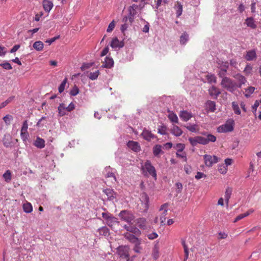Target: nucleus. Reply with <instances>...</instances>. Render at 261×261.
Listing matches in <instances>:
<instances>
[{
	"label": "nucleus",
	"instance_id": "obj_1",
	"mask_svg": "<svg viewBox=\"0 0 261 261\" xmlns=\"http://www.w3.org/2000/svg\"><path fill=\"white\" fill-rule=\"evenodd\" d=\"M101 215L105 220V223L112 229H114L116 226L119 225L120 222L118 219L110 213H102Z\"/></svg>",
	"mask_w": 261,
	"mask_h": 261
},
{
	"label": "nucleus",
	"instance_id": "obj_2",
	"mask_svg": "<svg viewBox=\"0 0 261 261\" xmlns=\"http://www.w3.org/2000/svg\"><path fill=\"white\" fill-rule=\"evenodd\" d=\"M221 86L229 92L233 93L237 89V83L229 77H224L222 79Z\"/></svg>",
	"mask_w": 261,
	"mask_h": 261
},
{
	"label": "nucleus",
	"instance_id": "obj_3",
	"mask_svg": "<svg viewBox=\"0 0 261 261\" xmlns=\"http://www.w3.org/2000/svg\"><path fill=\"white\" fill-rule=\"evenodd\" d=\"M118 216L120 217L122 220L124 221L129 224H132V221L135 218L134 215L130 212L127 210L121 211L119 213Z\"/></svg>",
	"mask_w": 261,
	"mask_h": 261
},
{
	"label": "nucleus",
	"instance_id": "obj_4",
	"mask_svg": "<svg viewBox=\"0 0 261 261\" xmlns=\"http://www.w3.org/2000/svg\"><path fill=\"white\" fill-rule=\"evenodd\" d=\"M234 121L232 120H230L229 121H227L226 123L220 126L217 130L219 133H227L230 132L233 130Z\"/></svg>",
	"mask_w": 261,
	"mask_h": 261
},
{
	"label": "nucleus",
	"instance_id": "obj_5",
	"mask_svg": "<svg viewBox=\"0 0 261 261\" xmlns=\"http://www.w3.org/2000/svg\"><path fill=\"white\" fill-rule=\"evenodd\" d=\"M129 247L128 246H120L117 248V252L120 257L126 258L129 257Z\"/></svg>",
	"mask_w": 261,
	"mask_h": 261
},
{
	"label": "nucleus",
	"instance_id": "obj_6",
	"mask_svg": "<svg viewBox=\"0 0 261 261\" xmlns=\"http://www.w3.org/2000/svg\"><path fill=\"white\" fill-rule=\"evenodd\" d=\"M205 164L207 167H212L214 164L219 162V159L215 155L205 154L203 155Z\"/></svg>",
	"mask_w": 261,
	"mask_h": 261
},
{
	"label": "nucleus",
	"instance_id": "obj_7",
	"mask_svg": "<svg viewBox=\"0 0 261 261\" xmlns=\"http://www.w3.org/2000/svg\"><path fill=\"white\" fill-rule=\"evenodd\" d=\"M3 143L4 146L7 148H12L15 144L12 136L9 134H6L4 135L3 138Z\"/></svg>",
	"mask_w": 261,
	"mask_h": 261
},
{
	"label": "nucleus",
	"instance_id": "obj_8",
	"mask_svg": "<svg viewBox=\"0 0 261 261\" xmlns=\"http://www.w3.org/2000/svg\"><path fill=\"white\" fill-rule=\"evenodd\" d=\"M169 206L168 203H165L162 205L159 209L160 211H162L160 217L161 223L162 225H165V221L166 220V216L167 215V208Z\"/></svg>",
	"mask_w": 261,
	"mask_h": 261
},
{
	"label": "nucleus",
	"instance_id": "obj_9",
	"mask_svg": "<svg viewBox=\"0 0 261 261\" xmlns=\"http://www.w3.org/2000/svg\"><path fill=\"white\" fill-rule=\"evenodd\" d=\"M143 169H145L150 175L156 178V170L155 168L151 165V162L149 161H147L145 163Z\"/></svg>",
	"mask_w": 261,
	"mask_h": 261
},
{
	"label": "nucleus",
	"instance_id": "obj_10",
	"mask_svg": "<svg viewBox=\"0 0 261 261\" xmlns=\"http://www.w3.org/2000/svg\"><path fill=\"white\" fill-rule=\"evenodd\" d=\"M135 223L141 229L145 230L147 228V221L145 218L141 217L137 218L135 220Z\"/></svg>",
	"mask_w": 261,
	"mask_h": 261
},
{
	"label": "nucleus",
	"instance_id": "obj_11",
	"mask_svg": "<svg viewBox=\"0 0 261 261\" xmlns=\"http://www.w3.org/2000/svg\"><path fill=\"white\" fill-rule=\"evenodd\" d=\"M140 200L144 208V211L146 212L149 207V197L145 193H143L140 196Z\"/></svg>",
	"mask_w": 261,
	"mask_h": 261
},
{
	"label": "nucleus",
	"instance_id": "obj_12",
	"mask_svg": "<svg viewBox=\"0 0 261 261\" xmlns=\"http://www.w3.org/2000/svg\"><path fill=\"white\" fill-rule=\"evenodd\" d=\"M208 91L210 95L215 99H217L218 96L221 94L220 89L215 86L211 87L208 89Z\"/></svg>",
	"mask_w": 261,
	"mask_h": 261
},
{
	"label": "nucleus",
	"instance_id": "obj_13",
	"mask_svg": "<svg viewBox=\"0 0 261 261\" xmlns=\"http://www.w3.org/2000/svg\"><path fill=\"white\" fill-rule=\"evenodd\" d=\"M103 192L107 196L108 200L110 201H113L116 198V194L112 189H105L103 190Z\"/></svg>",
	"mask_w": 261,
	"mask_h": 261
},
{
	"label": "nucleus",
	"instance_id": "obj_14",
	"mask_svg": "<svg viewBox=\"0 0 261 261\" xmlns=\"http://www.w3.org/2000/svg\"><path fill=\"white\" fill-rule=\"evenodd\" d=\"M141 135L145 140L148 141H150L155 138V136L150 131L146 129L143 130Z\"/></svg>",
	"mask_w": 261,
	"mask_h": 261
},
{
	"label": "nucleus",
	"instance_id": "obj_15",
	"mask_svg": "<svg viewBox=\"0 0 261 261\" xmlns=\"http://www.w3.org/2000/svg\"><path fill=\"white\" fill-rule=\"evenodd\" d=\"M127 145L130 149L135 152H139L140 150V146L137 142L129 141Z\"/></svg>",
	"mask_w": 261,
	"mask_h": 261
},
{
	"label": "nucleus",
	"instance_id": "obj_16",
	"mask_svg": "<svg viewBox=\"0 0 261 261\" xmlns=\"http://www.w3.org/2000/svg\"><path fill=\"white\" fill-rule=\"evenodd\" d=\"M110 45L113 48H122L124 46V43L122 41H119L116 37L112 40Z\"/></svg>",
	"mask_w": 261,
	"mask_h": 261
},
{
	"label": "nucleus",
	"instance_id": "obj_17",
	"mask_svg": "<svg viewBox=\"0 0 261 261\" xmlns=\"http://www.w3.org/2000/svg\"><path fill=\"white\" fill-rule=\"evenodd\" d=\"M42 5L44 10L47 12H49L53 7V3L48 0H43L42 2Z\"/></svg>",
	"mask_w": 261,
	"mask_h": 261
},
{
	"label": "nucleus",
	"instance_id": "obj_18",
	"mask_svg": "<svg viewBox=\"0 0 261 261\" xmlns=\"http://www.w3.org/2000/svg\"><path fill=\"white\" fill-rule=\"evenodd\" d=\"M179 117L184 121H187L192 117V114L187 111H182L179 114Z\"/></svg>",
	"mask_w": 261,
	"mask_h": 261
},
{
	"label": "nucleus",
	"instance_id": "obj_19",
	"mask_svg": "<svg viewBox=\"0 0 261 261\" xmlns=\"http://www.w3.org/2000/svg\"><path fill=\"white\" fill-rule=\"evenodd\" d=\"M114 61L112 58L109 57H106L105 61L103 62L102 67L107 68H110L113 66Z\"/></svg>",
	"mask_w": 261,
	"mask_h": 261
},
{
	"label": "nucleus",
	"instance_id": "obj_20",
	"mask_svg": "<svg viewBox=\"0 0 261 261\" xmlns=\"http://www.w3.org/2000/svg\"><path fill=\"white\" fill-rule=\"evenodd\" d=\"M123 227L129 232H132L136 234L140 233V230L134 226L124 225Z\"/></svg>",
	"mask_w": 261,
	"mask_h": 261
},
{
	"label": "nucleus",
	"instance_id": "obj_21",
	"mask_svg": "<svg viewBox=\"0 0 261 261\" xmlns=\"http://www.w3.org/2000/svg\"><path fill=\"white\" fill-rule=\"evenodd\" d=\"M33 144L38 148L41 149L45 147V141L44 139L38 137Z\"/></svg>",
	"mask_w": 261,
	"mask_h": 261
},
{
	"label": "nucleus",
	"instance_id": "obj_22",
	"mask_svg": "<svg viewBox=\"0 0 261 261\" xmlns=\"http://www.w3.org/2000/svg\"><path fill=\"white\" fill-rule=\"evenodd\" d=\"M256 58V52L254 50H250L246 53V55L245 57V59L247 61H252Z\"/></svg>",
	"mask_w": 261,
	"mask_h": 261
},
{
	"label": "nucleus",
	"instance_id": "obj_23",
	"mask_svg": "<svg viewBox=\"0 0 261 261\" xmlns=\"http://www.w3.org/2000/svg\"><path fill=\"white\" fill-rule=\"evenodd\" d=\"M134 246L133 247V250L135 252L137 253H141L142 250H143V247L141 246V241L139 239L138 241H136L135 243H133Z\"/></svg>",
	"mask_w": 261,
	"mask_h": 261
},
{
	"label": "nucleus",
	"instance_id": "obj_24",
	"mask_svg": "<svg viewBox=\"0 0 261 261\" xmlns=\"http://www.w3.org/2000/svg\"><path fill=\"white\" fill-rule=\"evenodd\" d=\"M236 80L239 82L238 84L237 83V87L241 88L242 85L244 84L246 82L245 77L241 74H238L235 76Z\"/></svg>",
	"mask_w": 261,
	"mask_h": 261
},
{
	"label": "nucleus",
	"instance_id": "obj_25",
	"mask_svg": "<svg viewBox=\"0 0 261 261\" xmlns=\"http://www.w3.org/2000/svg\"><path fill=\"white\" fill-rule=\"evenodd\" d=\"M124 236L126 239H127L128 241H129L132 243H134L136 241H138L139 240L137 237H136L134 234H131L129 232H126L124 233Z\"/></svg>",
	"mask_w": 261,
	"mask_h": 261
},
{
	"label": "nucleus",
	"instance_id": "obj_26",
	"mask_svg": "<svg viewBox=\"0 0 261 261\" xmlns=\"http://www.w3.org/2000/svg\"><path fill=\"white\" fill-rule=\"evenodd\" d=\"M171 132L173 135L176 137H179L182 134V130L178 126L175 125H173Z\"/></svg>",
	"mask_w": 261,
	"mask_h": 261
},
{
	"label": "nucleus",
	"instance_id": "obj_27",
	"mask_svg": "<svg viewBox=\"0 0 261 261\" xmlns=\"http://www.w3.org/2000/svg\"><path fill=\"white\" fill-rule=\"evenodd\" d=\"M206 107L209 111L214 112L216 110V103L215 102L211 100L207 101Z\"/></svg>",
	"mask_w": 261,
	"mask_h": 261
},
{
	"label": "nucleus",
	"instance_id": "obj_28",
	"mask_svg": "<svg viewBox=\"0 0 261 261\" xmlns=\"http://www.w3.org/2000/svg\"><path fill=\"white\" fill-rule=\"evenodd\" d=\"M246 23L247 25L251 29H256L257 26L255 23L254 19L252 17H248L246 19Z\"/></svg>",
	"mask_w": 261,
	"mask_h": 261
},
{
	"label": "nucleus",
	"instance_id": "obj_29",
	"mask_svg": "<svg viewBox=\"0 0 261 261\" xmlns=\"http://www.w3.org/2000/svg\"><path fill=\"white\" fill-rule=\"evenodd\" d=\"M86 73L87 74L88 77L91 80H95L97 79L99 74V70H96L95 71L92 72L87 71Z\"/></svg>",
	"mask_w": 261,
	"mask_h": 261
},
{
	"label": "nucleus",
	"instance_id": "obj_30",
	"mask_svg": "<svg viewBox=\"0 0 261 261\" xmlns=\"http://www.w3.org/2000/svg\"><path fill=\"white\" fill-rule=\"evenodd\" d=\"M232 192V190L231 188L227 187L226 188L225 193V200L227 205H228L229 200L230 198Z\"/></svg>",
	"mask_w": 261,
	"mask_h": 261
},
{
	"label": "nucleus",
	"instance_id": "obj_31",
	"mask_svg": "<svg viewBox=\"0 0 261 261\" xmlns=\"http://www.w3.org/2000/svg\"><path fill=\"white\" fill-rule=\"evenodd\" d=\"M44 44L41 41H37L34 43L33 47L37 51H41L43 49Z\"/></svg>",
	"mask_w": 261,
	"mask_h": 261
},
{
	"label": "nucleus",
	"instance_id": "obj_32",
	"mask_svg": "<svg viewBox=\"0 0 261 261\" xmlns=\"http://www.w3.org/2000/svg\"><path fill=\"white\" fill-rule=\"evenodd\" d=\"M152 256L154 259H157L160 256L159 247L157 244H155L153 248Z\"/></svg>",
	"mask_w": 261,
	"mask_h": 261
},
{
	"label": "nucleus",
	"instance_id": "obj_33",
	"mask_svg": "<svg viewBox=\"0 0 261 261\" xmlns=\"http://www.w3.org/2000/svg\"><path fill=\"white\" fill-rule=\"evenodd\" d=\"M253 210H249L248 211L246 212L244 214H241L238 215L234 220V222H236L239 220H241L242 219L245 218V217L248 216L249 215H250L251 213H253Z\"/></svg>",
	"mask_w": 261,
	"mask_h": 261
},
{
	"label": "nucleus",
	"instance_id": "obj_34",
	"mask_svg": "<svg viewBox=\"0 0 261 261\" xmlns=\"http://www.w3.org/2000/svg\"><path fill=\"white\" fill-rule=\"evenodd\" d=\"M161 145H156L153 148V153L155 156H158L160 153H163Z\"/></svg>",
	"mask_w": 261,
	"mask_h": 261
},
{
	"label": "nucleus",
	"instance_id": "obj_35",
	"mask_svg": "<svg viewBox=\"0 0 261 261\" xmlns=\"http://www.w3.org/2000/svg\"><path fill=\"white\" fill-rule=\"evenodd\" d=\"M188 40L189 35L186 32L182 33L180 37V43L181 44H185Z\"/></svg>",
	"mask_w": 261,
	"mask_h": 261
},
{
	"label": "nucleus",
	"instance_id": "obj_36",
	"mask_svg": "<svg viewBox=\"0 0 261 261\" xmlns=\"http://www.w3.org/2000/svg\"><path fill=\"white\" fill-rule=\"evenodd\" d=\"M110 169V168H106L105 169V177H107V178H109V177H112L113 178V180L116 181V177L114 175V173H113L112 172H110L109 171V170Z\"/></svg>",
	"mask_w": 261,
	"mask_h": 261
},
{
	"label": "nucleus",
	"instance_id": "obj_37",
	"mask_svg": "<svg viewBox=\"0 0 261 261\" xmlns=\"http://www.w3.org/2000/svg\"><path fill=\"white\" fill-rule=\"evenodd\" d=\"M23 209L27 213H30L33 211L32 206L29 202H26L23 204Z\"/></svg>",
	"mask_w": 261,
	"mask_h": 261
},
{
	"label": "nucleus",
	"instance_id": "obj_38",
	"mask_svg": "<svg viewBox=\"0 0 261 261\" xmlns=\"http://www.w3.org/2000/svg\"><path fill=\"white\" fill-rule=\"evenodd\" d=\"M3 178L7 182H9L12 178L11 172L10 170H7L3 175Z\"/></svg>",
	"mask_w": 261,
	"mask_h": 261
},
{
	"label": "nucleus",
	"instance_id": "obj_39",
	"mask_svg": "<svg viewBox=\"0 0 261 261\" xmlns=\"http://www.w3.org/2000/svg\"><path fill=\"white\" fill-rule=\"evenodd\" d=\"M100 235L106 236L109 234V230L106 226H103L98 229Z\"/></svg>",
	"mask_w": 261,
	"mask_h": 261
},
{
	"label": "nucleus",
	"instance_id": "obj_40",
	"mask_svg": "<svg viewBox=\"0 0 261 261\" xmlns=\"http://www.w3.org/2000/svg\"><path fill=\"white\" fill-rule=\"evenodd\" d=\"M206 79L210 84H215L217 82L216 77L214 74H207L206 75Z\"/></svg>",
	"mask_w": 261,
	"mask_h": 261
},
{
	"label": "nucleus",
	"instance_id": "obj_41",
	"mask_svg": "<svg viewBox=\"0 0 261 261\" xmlns=\"http://www.w3.org/2000/svg\"><path fill=\"white\" fill-rule=\"evenodd\" d=\"M58 111L60 115L61 116H63L66 114L65 111L66 110V107L64 106V104L61 103L58 107Z\"/></svg>",
	"mask_w": 261,
	"mask_h": 261
},
{
	"label": "nucleus",
	"instance_id": "obj_42",
	"mask_svg": "<svg viewBox=\"0 0 261 261\" xmlns=\"http://www.w3.org/2000/svg\"><path fill=\"white\" fill-rule=\"evenodd\" d=\"M168 118L171 121L174 123H178V119L177 115L174 113H171L168 115Z\"/></svg>",
	"mask_w": 261,
	"mask_h": 261
},
{
	"label": "nucleus",
	"instance_id": "obj_43",
	"mask_svg": "<svg viewBox=\"0 0 261 261\" xmlns=\"http://www.w3.org/2000/svg\"><path fill=\"white\" fill-rule=\"evenodd\" d=\"M232 107L234 113L236 114L239 115L241 114V111L238 103L234 101L232 102Z\"/></svg>",
	"mask_w": 261,
	"mask_h": 261
},
{
	"label": "nucleus",
	"instance_id": "obj_44",
	"mask_svg": "<svg viewBox=\"0 0 261 261\" xmlns=\"http://www.w3.org/2000/svg\"><path fill=\"white\" fill-rule=\"evenodd\" d=\"M67 78H65L63 81L61 83V84L60 85L59 87V92L61 93L62 92H63L65 89V87L66 86V84L67 83Z\"/></svg>",
	"mask_w": 261,
	"mask_h": 261
},
{
	"label": "nucleus",
	"instance_id": "obj_45",
	"mask_svg": "<svg viewBox=\"0 0 261 261\" xmlns=\"http://www.w3.org/2000/svg\"><path fill=\"white\" fill-rule=\"evenodd\" d=\"M205 139L207 141L208 144L210 142H215L216 141V137L212 134H207Z\"/></svg>",
	"mask_w": 261,
	"mask_h": 261
},
{
	"label": "nucleus",
	"instance_id": "obj_46",
	"mask_svg": "<svg viewBox=\"0 0 261 261\" xmlns=\"http://www.w3.org/2000/svg\"><path fill=\"white\" fill-rule=\"evenodd\" d=\"M14 96H11V97H9L6 100L3 102L0 105V109L6 107L8 103H9L14 99Z\"/></svg>",
	"mask_w": 261,
	"mask_h": 261
},
{
	"label": "nucleus",
	"instance_id": "obj_47",
	"mask_svg": "<svg viewBox=\"0 0 261 261\" xmlns=\"http://www.w3.org/2000/svg\"><path fill=\"white\" fill-rule=\"evenodd\" d=\"M255 88L253 87H249L246 89V93L245 94V96L246 97H248L252 94L254 91Z\"/></svg>",
	"mask_w": 261,
	"mask_h": 261
},
{
	"label": "nucleus",
	"instance_id": "obj_48",
	"mask_svg": "<svg viewBox=\"0 0 261 261\" xmlns=\"http://www.w3.org/2000/svg\"><path fill=\"white\" fill-rule=\"evenodd\" d=\"M0 66L6 70H10L12 69L11 65L8 62H5L0 64Z\"/></svg>",
	"mask_w": 261,
	"mask_h": 261
},
{
	"label": "nucleus",
	"instance_id": "obj_49",
	"mask_svg": "<svg viewBox=\"0 0 261 261\" xmlns=\"http://www.w3.org/2000/svg\"><path fill=\"white\" fill-rule=\"evenodd\" d=\"M182 12V6L181 4L177 3V10H176V16L179 17Z\"/></svg>",
	"mask_w": 261,
	"mask_h": 261
},
{
	"label": "nucleus",
	"instance_id": "obj_50",
	"mask_svg": "<svg viewBox=\"0 0 261 261\" xmlns=\"http://www.w3.org/2000/svg\"><path fill=\"white\" fill-rule=\"evenodd\" d=\"M198 140V144L206 145L207 144V141L205 139V137H203L202 136H196Z\"/></svg>",
	"mask_w": 261,
	"mask_h": 261
},
{
	"label": "nucleus",
	"instance_id": "obj_51",
	"mask_svg": "<svg viewBox=\"0 0 261 261\" xmlns=\"http://www.w3.org/2000/svg\"><path fill=\"white\" fill-rule=\"evenodd\" d=\"M185 146L184 144L178 143L176 144L174 148L177 150V152H182L185 149Z\"/></svg>",
	"mask_w": 261,
	"mask_h": 261
},
{
	"label": "nucleus",
	"instance_id": "obj_52",
	"mask_svg": "<svg viewBox=\"0 0 261 261\" xmlns=\"http://www.w3.org/2000/svg\"><path fill=\"white\" fill-rule=\"evenodd\" d=\"M188 140L193 146H196L198 144L197 137L194 138L190 137L188 139Z\"/></svg>",
	"mask_w": 261,
	"mask_h": 261
},
{
	"label": "nucleus",
	"instance_id": "obj_53",
	"mask_svg": "<svg viewBox=\"0 0 261 261\" xmlns=\"http://www.w3.org/2000/svg\"><path fill=\"white\" fill-rule=\"evenodd\" d=\"M3 120L7 125H9L12 120V116L10 115H7L3 118Z\"/></svg>",
	"mask_w": 261,
	"mask_h": 261
},
{
	"label": "nucleus",
	"instance_id": "obj_54",
	"mask_svg": "<svg viewBox=\"0 0 261 261\" xmlns=\"http://www.w3.org/2000/svg\"><path fill=\"white\" fill-rule=\"evenodd\" d=\"M187 129H188L189 131L191 132H196V128H197V125L196 124H189L188 125L186 126Z\"/></svg>",
	"mask_w": 261,
	"mask_h": 261
},
{
	"label": "nucleus",
	"instance_id": "obj_55",
	"mask_svg": "<svg viewBox=\"0 0 261 261\" xmlns=\"http://www.w3.org/2000/svg\"><path fill=\"white\" fill-rule=\"evenodd\" d=\"M219 70H227L228 68V63L227 62H222L221 64H219Z\"/></svg>",
	"mask_w": 261,
	"mask_h": 261
},
{
	"label": "nucleus",
	"instance_id": "obj_56",
	"mask_svg": "<svg viewBox=\"0 0 261 261\" xmlns=\"http://www.w3.org/2000/svg\"><path fill=\"white\" fill-rule=\"evenodd\" d=\"M259 106V102L257 100H256L254 105L252 106V112L254 113L255 116H256V113L257 109Z\"/></svg>",
	"mask_w": 261,
	"mask_h": 261
},
{
	"label": "nucleus",
	"instance_id": "obj_57",
	"mask_svg": "<svg viewBox=\"0 0 261 261\" xmlns=\"http://www.w3.org/2000/svg\"><path fill=\"white\" fill-rule=\"evenodd\" d=\"M79 92V89L76 86H74L70 91V94L72 96L76 95Z\"/></svg>",
	"mask_w": 261,
	"mask_h": 261
},
{
	"label": "nucleus",
	"instance_id": "obj_58",
	"mask_svg": "<svg viewBox=\"0 0 261 261\" xmlns=\"http://www.w3.org/2000/svg\"><path fill=\"white\" fill-rule=\"evenodd\" d=\"M115 26V22L114 20H113L109 24L108 28L107 29V31L109 33L111 32L114 29Z\"/></svg>",
	"mask_w": 261,
	"mask_h": 261
},
{
	"label": "nucleus",
	"instance_id": "obj_59",
	"mask_svg": "<svg viewBox=\"0 0 261 261\" xmlns=\"http://www.w3.org/2000/svg\"><path fill=\"white\" fill-rule=\"evenodd\" d=\"M227 71V70H219L218 71V75L220 77L222 78V79L224 77H227V76H225Z\"/></svg>",
	"mask_w": 261,
	"mask_h": 261
},
{
	"label": "nucleus",
	"instance_id": "obj_60",
	"mask_svg": "<svg viewBox=\"0 0 261 261\" xmlns=\"http://www.w3.org/2000/svg\"><path fill=\"white\" fill-rule=\"evenodd\" d=\"M28 128V122H27V120H25L23 123L21 129V132H27Z\"/></svg>",
	"mask_w": 261,
	"mask_h": 261
},
{
	"label": "nucleus",
	"instance_id": "obj_61",
	"mask_svg": "<svg viewBox=\"0 0 261 261\" xmlns=\"http://www.w3.org/2000/svg\"><path fill=\"white\" fill-rule=\"evenodd\" d=\"M176 191L177 193H180L181 192V190L182 189V185L180 182H177L176 184Z\"/></svg>",
	"mask_w": 261,
	"mask_h": 261
},
{
	"label": "nucleus",
	"instance_id": "obj_62",
	"mask_svg": "<svg viewBox=\"0 0 261 261\" xmlns=\"http://www.w3.org/2000/svg\"><path fill=\"white\" fill-rule=\"evenodd\" d=\"M147 236L149 240H153L158 238V234L156 232H152L147 234Z\"/></svg>",
	"mask_w": 261,
	"mask_h": 261
},
{
	"label": "nucleus",
	"instance_id": "obj_63",
	"mask_svg": "<svg viewBox=\"0 0 261 261\" xmlns=\"http://www.w3.org/2000/svg\"><path fill=\"white\" fill-rule=\"evenodd\" d=\"M92 64L90 63H84L82 65V66L81 67V69L83 71L89 68L91 66Z\"/></svg>",
	"mask_w": 261,
	"mask_h": 261
},
{
	"label": "nucleus",
	"instance_id": "obj_64",
	"mask_svg": "<svg viewBox=\"0 0 261 261\" xmlns=\"http://www.w3.org/2000/svg\"><path fill=\"white\" fill-rule=\"evenodd\" d=\"M158 133L161 135H166V127L162 126L161 128L158 129Z\"/></svg>",
	"mask_w": 261,
	"mask_h": 261
}]
</instances>
